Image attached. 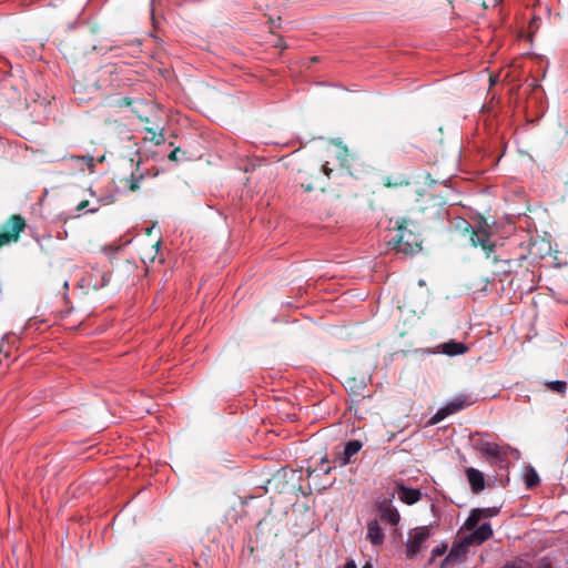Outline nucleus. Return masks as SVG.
I'll use <instances>...</instances> for the list:
<instances>
[{
  "label": "nucleus",
  "instance_id": "nucleus-11",
  "mask_svg": "<svg viewBox=\"0 0 568 568\" xmlns=\"http://www.w3.org/2000/svg\"><path fill=\"white\" fill-rule=\"evenodd\" d=\"M493 536V528L489 523H484L476 527L474 531L465 537L466 541H469L470 545L477 544L480 545L488 540Z\"/></svg>",
  "mask_w": 568,
  "mask_h": 568
},
{
  "label": "nucleus",
  "instance_id": "nucleus-9",
  "mask_svg": "<svg viewBox=\"0 0 568 568\" xmlns=\"http://www.w3.org/2000/svg\"><path fill=\"white\" fill-rule=\"evenodd\" d=\"M465 407V400L462 399V398H457L450 403H448L447 405H445L444 407L439 408L435 415L428 419V426L429 425H436L438 424L439 422H442L443 419H445L447 416L452 415V414H455L457 412H459L460 409H463Z\"/></svg>",
  "mask_w": 568,
  "mask_h": 568
},
{
  "label": "nucleus",
  "instance_id": "nucleus-6",
  "mask_svg": "<svg viewBox=\"0 0 568 568\" xmlns=\"http://www.w3.org/2000/svg\"><path fill=\"white\" fill-rule=\"evenodd\" d=\"M468 346L463 342L449 339L440 343L433 348H428V354H443L449 357L464 355L468 352Z\"/></svg>",
  "mask_w": 568,
  "mask_h": 568
},
{
  "label": "nucleus",
  "instance_id": "nucleus-21",
  "mask_svg": "<svg viewBox=\"0 0 568 568\" xmlns=\"http://www.w3.org/2000/svg\"><path fill=\"white\" fill-rule=\"evenodd\" d=\"M547 386L559 394H564L567 389V383L565 381H550Z\"/></svg>",
  "mask_w": 568,
  "mask_h": 568
},
{
  "label": "nucleus",
  "instance_id": "nucleus-13",
  "mask_svg": "<svg viewBox=\"0 0 568 568\" xmlns=\"http://www.w3.org/2000/svg\"><path fill=\"white\" fill-rule=\"evenodd\" d=\"M466 476L474 493H479L485 488V478L480 470L469 467L466 469Z\"/></svg>",
  "mask_w": 568,
  "mask_h": 568
},
{
  "label": "nucleus",
  "instance_id": "nucleus-8",
  "mask_svg": "<svg viewBox=\"0 0 568 568\" xmlns=\"http://www.w3.org/2000/svg\"><path fill=\"white\" fill-rule=\"evenodd\" d=\"M377 515L382 523L389 526H396L400 518L398 510L390 505V499L377 504Z\"/></svg>",
  "mask_w": 568,
  "mask_h": 568
},
{
  "label": "nucleus",
  "instance_id": "nucleus-37",
  "mask_svg": "<svg viewBox=\"0 0 568 568\" xmlns=\"http://www.w3.org/2000/svg\"><path fill=\"white\" fill-rule=\"evenodd\" d=\"M499 2H501V0H495V3H496V4H497V3H499Z\"/></svg>",
  "mask_w": 568,
  "mask_h": 568
},
{
  "label": "nucleus",
  "instance_id": "nucleus-30",
  "mask_svg": "<svg viewBox=\"0 0 568 568\" xmlns=\"http://www.w3.org/2000/svg\"><path fill=\"white\" fill-rule=\"evenodd\" d=\"M539 568H551V565L549 562H541V565L539 566Z\"/></svg>",
  "mask_w": 568,
  "mask_h": 568
},
{
  "label": "nucleus",
  "instance_id": "nucleus-27",
  "mask_svg": "<svg viewBox=\"0 0 568 568\" xmlns=\"http://www.w3.org/2000/svg\"><path fill=\"white\" fill-rule=\"evenodd\" d=\"M322 172L329 178L332 173V169L328 168L327 163L322 165Z\"/></svg>",
  "mask_w": 568,
  "mask_h": 568
},
{
  "label": "nucleus",
  "instance_id": "nucleus-12",
  "mask_svg": "<svg viewBox=\"0 0 568 568\" xmlns=\"http://www.w3.org/2000/svg\"><path fill=\"white\" fill-rule=\"evenodd\" d=\"M498 513H499L498 507L475 508L471 510L469 517L467 518L466 524L469 528H475L483 518L494 517Z\"/></svg>",
  "mask_w": 568,
  "mask_h": 568
},
{
  "label": "nucleus",
  "instance_id": "nucleus-31",
  "mask_svg": "<svg viewBox=\"0 0 568 568\" xmlns=\"http://www.w3.org/2000/svg\"><path fill=\"white\" fill-rule=\"evenodd\" d=\"M357 387H358V389H364L366 387V384L364 383V381H361V383Z\"/></svg>",
  "mask_w": 568,
  "mask_h": 568
},
{
  "label": "nucleus",
  "instance_id": "nucleus-22",
  "mask_svg": "<svg viewBox=\"0 0 568 568\" xmlns=\"http://www.w3.org/2000/svg\"><path fill=\"white\" fill-rule=\"evenodd\" d=\"M110 280H111V273L110 272H102L100 274V281L99 282L97 281L93 284L94 290H100V288L105 287L106 285H109Z\"/></svg>",
  "mask_w": 568,
  "mask_h": 568
},
{
  "label": "nucleus",
  "instance_id": "nucleus-28",
  "mask_svg": "<svg viewBox=\"0 0 568 568\" xmlns=\"http://www.w3.org/2000/svg\"><path fill=\"white\" fill-rule=\"evenodd\" d=\"M344 568H357V566L353 559H349L345 562Z\"/></svg>",
  "mask_w": 568,
  "mask_h": 568
},
{
  "label": "nucleus",
  "instance_id": "nucleus-29",
  "mask_svg": "<svg viewBox=\"0 0 568 568\" xmlns=\"http://www.w3.org/2000/svg\"><path fill=\"white\" fill-rule=\"evenodd\" d=\"M503 568H523V567L518 566L516 564H506Z\"/></svg>",
  "mask_w": 568,
  "mask_h": 568
},
{
  "label": "nucleus",
  "instance_id": "nucleus-16",
  "mask_svg": "<svg viewBox=\"0 0 568 568\" xmlns=\"http://www.w3.org/2000/svg\"><path fill=\"white\" fill-rule=\"evenodd\" d=\"M88 206H89V201L83 200L75 206V209L60 213L58 219L60 221H67L69 219L79 217L81 212L84 210L87 213H95L98 211V207L88 209Z\"/></svg>",
  "mask_w": 568,
  "mask_h": 568
},
{
  "label": "nucleus",
  "instance_id": "nucleus-34",
  "mask_svg": "<svg viewBox=\"0 0 568 568\" xmlns=\"http://www.w3.org/2000/svg\"><path fill=\"white\" fill-rule=\"evenodd\" d=\"M63 287H64L65 290H68V288H69V282H68V281H64V283H63Z\"/></svg>",
  "mask_w": 568,
  "mask_h": 568
},
{
  "label": "nucleus",
  "instance_id": "nucleus-26",
  "mask_svg": "<svg viewBox=\"0 0 568 568\" xmlns=\"http://www.w3.org/2000/svg\"><path fill=\"white\" fill-rule=\"evenodd\" d=\"M181 152V150L178 148V149H174L170 154H169V159L172 160V161H178L179 158H178V154Z\"/></svg>",
  "mask_w": 568,
  "mask_h": 568
},
{
  "label": "nucleus",
  "instance_id": "nucleus-18",
  "mask_svg": "<svg viewBox=\"0 0 568 568\" xmlns=\"http://www.w3.org/2000/svg\"><path fill=\"white\" fill-rule=\"evenodd\" d=\"M525 481L527 487L529 488L536 486L539 483V476L535 468L530 467L527 469L525 475Z\"/></svg>",
  "mask_w": 568,
  "mask_h": 568
},
{
  "label": "nucleus",
  "instance_id": "nucleus-10",
  "mask_svg": "<svg viewBox=\"0 0 568 568\" xmlns=\"http://www.w3.org/2000/svg\"><path fill=\"white\" fill-rule=\"evenodd\" d=\"M470 243L474 246H480L489 255L495 245L490 242L489 234L483 227L471 229Z\"/></svg>",
  "mask_w": 568,
  "mask_h": 568
},
{
  "label": "nucleus",
  "instance_id": "nucleus-23",
  "mask_svg": "<svg viewBox=\"0 0 568 568\" xmlns=\"http://www.w3.org/2000/svg\"><path fill=\"white\" fill-rule=\"evenodd\" d=\"M143 178H144L143 173L136 174V173L132 172L131 178L129 180L130 190L136 191L140 187V183L143 180Z\"/></svg>",
  "mask_w": 568,
  "mask_h": 568
},
{
  "label": "nucleus",
  "instance_id": "nucleus-1",
  "mask_svg": "<svg viewBox=\"0 0 568 568\" xmlns=\"http://www.w3.org/2000/svg\"><path fill=\"white\" fill-rule=\"evenodd\" d=\"M471 440L474 448L490 464L498 465L501 468L507 466L508 456L506 449L490 442L487 434H478L477 437H473Z\"/></svg>",
  "mask_w": 568,
  "mask_h": 568
},
{
  "label": "nucleus",
  "instance_id": "nucleus-35",
  "mask_svg": "<svg viewBox=\"0 0 568 568\" xmlns=\"http://www.w3.org/2000/svg\"><path fill=\"white\" fill-rule=\"evenodd\" d=\"M29 325H30V321L28 322V324L26 326H23L21 334L28 328Z\"/></svg>",
  "mask_w": 568,
  "mask_h": 568
},
{
  "label": "nucleus",
  "instance_id": "nucleus-5",
  "mask_svg": "<svg viewBox=\"0 0 568 568\" xmlns=\"http://www.w3.org/2000/svg\"><path fill=\"white\" fill-rule=\"evenodd\" d=\"M469 546H471L470 542L466 541L465 538L455 544L448 555L442 560L440 568H452L456 564L462 562L467 556Z\"/></svg>",
  "mask_w": 568,
  "mask_h": 568
},
{
  "label": "nucleus",
  "instance_id": "nucleus-19",
  "mask_svg": "<svg viewBox=\"0 0 568 568\" xmlns=\"http://www.w3.org/2000/svg\"><path fill=\"white\" fill-rule=\"evenodd\" d=\"M70 159L79 164H85L90 170L94 168V160L91 155H71Z\"/></svg>",
  "mask_w": 568,
  "mask_h": 568
},
{
  "label": "nucleus",
  "instance_id": "nucleus-17",
  "mask_svg": "<svg viewBox=\"0 0 568 568\" xmlns=\"http://www.w3.org/2000/svg\"><path fill=\"white\" fill-rule=\"evenodd\" d=\"M453 165L454 162L449 169H445L440 174L428 172V179H430L432 183L445 184L453 176Z\"/></svg>",
  "mask_w": 568,
  "mask_h": 568
},
{
  "label": "nucleus",
  "instance_id": "nucleus-7",
  "mask_svg": "<svg viewBox=\"0 0 568 568\" xmlns=\"http://www.w3.org/2000/svg\"><path fill=\"white\" fill-rule=\"evenodd\" d=\"M413 237L414 234L410 231L399 227L398 234L392 240V242L396 244L398 251L405 254H415L422 251V245L419 243H413Z\"/></svg>",
  "mask_w": 568,
  "mask_h": 568
},
{
  "label": "nucleus",
  "instance_id": "nucleus-32",
  "mask_svg": "<svg viewBox=\"0 0 568 568\" xmlns=\"http://www.w3.org/2000/svg\"><path fill=\"white\" fill-rule=\"evenodd\" d=\"M362 568H374L371 561H367Z\"/></svg>",
  "mask_w": 568,
  "mask_h": 568
},
{
  "label": "nucleus",
  "instance_id": "nucleus-25",
  "mask_svg": "<svg viewBox=\"0 0 568 568\" xmlns=\"http://www.w3.org/2000/svg\"><path fill=\"white\" fill-rule=\"evenodd\" d=\"M329 463V459L327 456H324L321 462H320V466H318V469L323 471V474L325 475H328L332 473L333 468H335L334 466L331 467V466H326Z\"/></svg>",
  "mask_w": 568,
  "mask_h": 568
},
{
  "label": "nucleus",
  "instance_id": "nucleus-3",
  "mask_svg": "<svg viewBox=\"0 0 568 568\" xmlns=\"http://www.w3.org/2000/svg\"><path fill=\"white\" fill-rule=\"evenodd\" d=\"M363 443L358 439H349L344 444V447L341 452L336 453L333 458L334 467H344L351 464L352 458L358 454L362 449Z\"/></svg>",
  "mask_w": 568,
  "mask_h": 568
},
{
  "label": "nucleus",
  "instance_id": "nucleus-33",
  "mask_svg": "<svg viewBox=\"0 0 568 568\" xmlns=\"http://www.w3.org/2000/svg\"><path fill=\"white\" fill-rule=\"evenodd\" d=\"M418 285H419V286H424V285H426V281H425V280H423V278H422V280H419V281H418Z\"/></svg>",
  "mask_w": 568,
  "mask_h": 568
},
{
  "label": "nucleus",
  "instance_id": "nucleus-15",
  "mask_svg": "<svg viewBox=\"0 0 568 568\" xmlns=\"http://www.w3.org/2000/svg\"><path fill=\"white\" fill-rule=\"evenodd\" d=\"M367 538L373 546H379L384 542V532L377 519H373L367 524Z\"/></svg>",
  "mask_w": 568,
  "mask_h": 568
},
{
  "label": "nucleus",
  "instance_id": "nucleus-36",
  "mask_svg": "<svg viewBox=\"0 0 568 568\" xmlns=\"http://www.w3.org/2000/svg\"><path fill=\"white\" fill-rule=\"evenodd\" d=\"M318 60H320V58H318V57H313V58H312V61H313V62H317Z\"/></svg>",
  "mask_w": 568,
  "mask_h": 568
},
{
  "label": "nucleus",
  "instance_id": "nucleus-24",
  "mask_svg": "<svg viewBox=\"0 0 568 568\" xmlns=\"http://www.w3.org/2000/svg\"><path fill=\"white\" fill-rule=\"evenodd\" d=\"M446 550H447V545H445V544L434 547L432 549V557L428 559V564H430L437 557H442L443 555H445Z\"/></svg>",
  "mask_w": 568,
  "mask_h": 568
},
{
  "label": "nucleus",
  "instance_id": "nucleus-20",
  "mask_svg": "<svg viewBox=\"0 0 568 568\" xmlns=\"http://www.w3.org/2000/svg\"><path fill=\"white\" fill-rule=\"evenodd\" d=\"M16 338V335L13 333H6L1 338L0 344V352L4 353L6 356H9L10 351V338ZM19 339V337H17Z\"/></svg>",
  "mask_w": 568,
  "mask_h": 568
},
{
  "label": "nucleus",
  "instance_id": "nucleus-14",
  "mask_svg": "<svg viewBox=\"0 0 568 568\" xmlns=\"http://www.w3.org/2000/svg\"><path fill=\"white\" fill-rule=\"evenodd\" d=\"M397 495L398 498L407 505L415 504L422 497L419 488L407 487L404 485L398 486Z\"/></svg>",
  "mask_w": 568,
  "mask_h": 568
},
{
  "label": "nucleus",
  "instance_id": "nucleus-4",
  "mask_svg": "<svg viewBox=\"0 0 568 568\" xmlns=\"http://www.w3.org/2000/svg\"><path fill=\"white\" fill-rule=\"evenodd\" d=\"M426 541V526L416 527L409 531L406 541V557L414 559L419 554L423 544Z\"/></svg>",
  "mask_w": 568,
  "mask_h": 568
},
{
  "label": "nucleus",
  "instance_id": "nucleus-2",
  "mask_svg": "<svg viewBox=\"0 0 568 568\" xmlns=\"http://www.w3.org/2000/svg\"><path fill=\"white\" fill-rule=\"evenodd\" d=\"M26 222L20 215H12L6 223L0 224V247L17 242Z\"/></svg>",
  "mask_w": 568,
  "mask_h": 568
}]
</instances>
